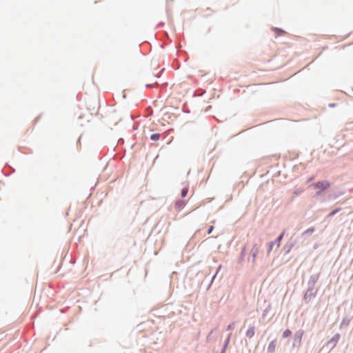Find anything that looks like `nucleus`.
I'll return each instance as SVG.
<instances>
[{"instance_id": "obj_1", "label": "nucleus", "mask_w": 353, "mask_h": 353, "mask_svg": "<svg viewBox=\"0 0 353 353\" xmlns=\"http://www.w3.org/2000/svg\"><path fill=\"white\" fill-rule=\"evenodd\" d=\"M314 187L316 189H319L320 190H325L327 189L330 187V183L327 181H318L317 183H314Z\"/></svg>"}, {"instance_id": "obj_2", "label": "nucleus", "mask_w": 353, "mask_h": 353, "mask_svg": "<svg viewBox=\"0 0 353 353\" xmlns=\"http://www.w3.org/2000/svg\"><path fill=\"white\" fill-rule=\"evenodd\" d=\"M259 248L257 247V245H254L250 250V254L252 256V261L253 263L255 262V260H256V256L259 253Z\"/></svg>"}, {"instance_id": "obj_3", "label": "nucleus", "mask_w": 353, "mask_h": 353, "mask_svg": "<svg viewBox=\"0 0 353 353\" xmlns=\"http://www.w3.org/2000/svg\"><path fill=\"white\" fill-rule=\"evenodd\" d=\"M272 30L274 32L276 36L279 37L285 34V32L281 29L277 28H273Z\"/></svg>"}, {"instance_id": "obj_4", "label": "nucleus", "mask_w": 353, "mask_h": 353, "mask_svg": "<svg viewBox=\"0 0 353 353\" xmlns=\"http://www.w3.org/2000/svg\"><path fill=\"white\" fill-rule=\"evenodd\" d=\"M275 348H276V341H272L269 343L268 347V350L270 352H274L275 350Z\"/></svg>"}, {"instance_id": "obj_5", "label": "nucleus", "mask_w": 353, "mask_h": 353, "mask_svg": "<svg viewBox=\"0 0 353 353\" xmlns=\"http://www.w3.org/2000/svg\"><path fill=\"white\" fill-rule=\"evenodd\" d=\"M254 328L253 327H250L246 332V336L249 338H252L254 335Z\"/></svg>"}, {"instance_id": "obj_6", "label": "nucleus", "mask_w": 353, "mask_h": 353, "mask_svg": "<svg viewBox=\"0 0 353 353\" xmlns=\"http://www.w3.org/2000/svg\"><path fill=\"white\" fill-rule=\"evenodd\" d=\"M161 137V134L159 133H154L150 135V139L152 141H158Z\"/></svg>"}, {"instance_id": "obj_7", "label": "nucleus", "mask_w": 353, "mask_h": 353, "mask_svg": "<svg viewBox=\"0 0 353 353\" xmlns=\"http://www.w3.org/2000/svg\"><path fill=\"white\" fill-rule=\"evenodd\" d=\"M188 192V188L185 187L181 190V195L182 197L186 196Z\"/></svg>"}, {"instance_id": "obj_8", "label": "nucleus", "mask_w": 353, "mask_h": 353, "mask_svg": "<svg viewBox=\"0 0 353 353\" xmlns=\"http://www.w3.org/2000/svg\"><path fill=\"white\" fill-rule=\"evenodd\" d=\"M185 203L182 201H178L176 203V208H177L179 210H181L183 208Z\"/></svg>"}, {"instance_id": "obj_9", "label": "nucleus", "mask_w": 353, "mask_h": 353, "mask_svg": "<svg viewBox=\"0 0 353 353\" xmlns=\"http://www.w3.org/2000/svg\"><path fill=\"white\" fill-rule=\"evenodd\" d=\"M291 334H292V332L290 330H285L283 333V336L285 338V337L290 336Z\"/></svg>"}, {"instance_id": "obj_10", "label": "nucleus", "mask_w": 353, "mask_h": 353, "mask_svg": "<svg viewBox=\"0 0 353 353\" xmlns=\"http://www.w3.org/2000/svg\"><path fill=\"white\" fill-rule=\"evenodd\" d=\"M284 233H282L278 238H277V246H280L281 241L283 236Z\"/></svg>"}, {"instance_id": "obj_11", "label": "nucleus", "mask_w": 353, "mask_h": 353, "mask_svg": "<svg viewBox=\"0 0 353 353\" xmlns=\"http://www.w3.org/2000/svg\"><path fill=\"white\" fill-rule=\"evenodd\" d=\"M340 210L339 208L338 209H335L334 210H333L332 212H331L330 214H329V216H332L333 215H334L336 212H338Z\"/></svg>"}, {"instance_id": "obj_12", "label": "nucleus", "mask_w": 353, "mask_h": 353, "mask_svg": "<svg viewBox=\"0 0 353 353\" xmlns=\"http://www.w3.org/2000/svg\"><path fill=\"white\" fill-rule=\"evenodd\" d=\"M213 229H214V227L213 226H210L209 230H208V234H210L212 232Z\"/></svg>"}, {"instance_id": "obj_13", "label": "nucleus", "mask_w": 353, "mask_h": 353, "mask_svg": "<svg viewBox=\"0 0 353 353\" xmlns=\"http://www.w3.org/2000/svg\"><path fill=\"white\" fill-rule=\"evenodd\" d=\"M272 247H273V243H271L270 245V249H269L268 252L271 251V250L272 249Z\"/></svg>"}]
</instances>
